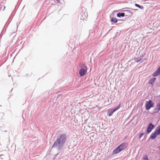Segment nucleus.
Masks as SVG:
<instances>
[{"label":"nucleus","mask_w":160,"mask_h":160,"mask_svg":"<svg viewBox=\"0 0 160 160\" xmlns=\"http://www.w3.org/2000/svg\"><path fill=\"white\" fill-rule=\"evenodd\" d=\"M124 15H125V14L124 13H119L117 14V16L118 17H124Z\"/></svg>","instance_id":"1a4fd4ad"},{"label":"nucleus","mask_w":160,"mask_h":160,"mask_svg":"<svg viewBox=\"0 0 160 160\" xmlns=\"http://www.w3.org/2000/svg\"><path fill=\"white\" fill-rule=\"evenodd\" d=\"M141 59H139V60H138L136 61V62H139V61H141Z\"/></svg>","instance_id":"a211bd4d"},{"label":"nucleus","mask_w":160,"mask_h":160,"mask_svg":"<svg viewBox=\"0 0 160 160\" xmlns=\"http://www.w3.org/2000/svg\"><path fill=\"white\" fill-rule=\"evenodd\" d=\"M115 112L114 111V110L113 109H111V110L108 111V115L109 116H111L112 115V113Z\"/></svg>","instance_id":"6e6552de"},{"label":"nucleus","mask_w":160,"mask_h":160,"mask_svg":"<svg viewBox=\"0 0 160 160\" xmlns=\"http://www.w3.org/2000/svg\"><path fill=\"white\" fill-rule=\"evenodd\" d=\"M87 67L86 66L84 68H82L79 72V74L80 76H84L87 72Z\"/></svg>","instance_id":"20e7f679"},{"label":"nucleus","mask_w":160,"mask_h":160,"mask_svg":"<svg viewBox=\"0 0 160 160\" xmlns=\"http://www.w3.org/2000/svg\"><path fill=\"white\" fill-rule=\"evenodd\" d=\"M144 135L143 133H141L140 134H139V138H140L141 137H142L143 135Z\"/></svg>","instance_id":"dca6fc26"},{"label":"nucleus","mask_w":160,"mask_h":160,"mask_svg":"<svg viewBox=\"0 0 160 160\" xmlns=\"http://www.w3.org/2000/svg\"><path fill=\"white\" fill-rule=\"evenodd\" d=\"M67 136L65 134H62L60 135L54 142L52 147H57L58 145L62 146L66 142Z\"/></svg>","instance_id":"f257e3e1"},{"label":"nucleus","mask_w":160,"mask_h":160,"mask_svg":"<svg viewBox=\"0 0 160 160\" xmlns=\"http://www.w3.org/2000/svg\"><path fill=\"white\" fill-rule=\"evenodd\" d=\"M157 108L155 109V110L158 111V112L160 110V103L158 104L157 106Z\"/></svg>","instance_id":"9b49d317"},{"label":"nucleus","mask_w":160,"mask_h":160,"mask_svg":"<svg viewBox=\"0 0 160 160\" xmlns=\"http://www.w3.org/2000/svg\"><path fill=\"white\" fill-rule=\"evenodd\" d=\"M154 126L151 123H150L148 125L147 130V132L148 133H150L154 128Z\"/></svg>","instance_id":"39448f33"},{"label":"nucleus","mask_w":160,"mask_h":160,"mask_svg":"<svg viewBox=\"0 0 160 160\" xmlns=\"http://www.w3.org/2000/svg\"><path fill=\"white\" fill-rule=\"evenodd\" d=\"M121 106V104H119L118 106L116 107L114 109H113L114 110V111H116Z\"/></svg>","instance_id":"ddd939ff"},{"label":"nucleus","mask_w":160,"mask_h":160,"mask_svg":"<svg viewBox=\"0 0 160 160\" xmlns=\"http://www.w3.org/2000/svg\"><path fill=\"white\" fill-rule=\"evenodd\" d=\"M160 74V66L158 69L153 73V76H157Z\"/></svg>","instance_id":"0eeeda50"},{"label":"nucleus","mask_w":160,"mask_h":160,"mask_svg":"<svg viewBox=\"0 0 160 160\" xmlns=\"http://www.w3.org/2000/svg\"><path fill=\"white\" fill-rule=\"evenodd\" d=\"M146 158H144V160H148V157L147 156H146Z\"/></svg>","instance_id":"f3484780"},{"label":"nucleus","mask_w":160,"mask_h":160,"mask_svg":"<svg viewBox=\"0 0 160 160\" xmlns=\"http://www.w3.org/2000/svg\"><path fill=\"white\" fill-rule=\"evenodd\" d=\"M156 78H153L151 79L149 81V83L153 85V82L155 81L156 80Z\"/></svg>","instance_id":"9d476101"},{"label":"nucleus","mask_w":160,"mask_h":160,"mask_svg":"<svg viewBox=\"0 0 160 160\" xmlns=\"http://www.w3.org/2000/svg\"><path fill=\"white\" fill-rule=\"evenodd\" d=\"M56 1L58 2H59V0H56Z\"/></svg>","instance_id":"6ab92c4d"},{"label":"nucleus","mask_w":160,"mask_h":160,"mask_svg":"<svg viewBox=\"0 0 160 160\" xmlns=\"http://www.w3.org/2000/svg\"><path fill=\"white\" fill-rule=\"evenodd\" d=\"M111 21L112 22H117V19L116 18L112 17V19L111 20Z\"/></svg>","instance_id":"f8f14e48"},{"label":"nucleus","mask_w":160,"mask_h":160,"mask_svg":"<svg viewBox=\"0 0 160 160\" xmlns=\"http://www.w3.org/2000/svg\"><path fill=\"white\" fill-rule=\"evenodd\" d=\"M159 134H160V125L156 129V130Z\"/></svg>","instance_id":"2eb2a0df"},{"label":"nucleus","mask_w":160,"mask_h":160,"mask_svg":"<svg viewBox=\"0 0 160 160\" xmlns=\"http://www.w3.org/2000/svg\"><path fill=\"white\" fill-rule=\"evenodd\" d=\"M127 147V144L125 142L122 143L113 151L112 154H117L125 149Z\"/></svg>","instance_id":"f03ea898"},{"label":"nucleus","mask_w":160,"mask_h":160,"mask_svg":"<svg viewBox=\"0 0 160 160\" xmlns=\"http://www.w3.org/2000/svg\"><path fill=\"white\" fill-rule=\"evenodd\" d=\"M159 134L156 131L154 133H152L150 136V138L152 139H155Z\"/></svg>","instance_id":"423d86ee"},{"label":"nucleus","mask_w":160,"mask_h":160,"mask_svg":"<svg viewBox=\"0 0 160 160\" xmlns=\"http://www.w3.org/2000/svg\"><path fill=\"white\" fill-rule=\"evenodd\" d=\"M154 105V103L151 100H150L149 101L147 102L145 105L146 109L147 110L153 107Z\"/></svg>","instance_id":"7ed1b4c3"},{"label":"nucleus","mask_w":160,"mask_h":160,"mask_svg":"<svg viewBox=\"0 0 160 160\" xmlns=\"http://www.w3.org/2000/svg\"><path fill=\"white\" fill-rule=\"evenodd\" d=\"M135 6L141 9H143V6H140L138 4H135Z\"/></svg>","instance_id":"4468645a"}]
</instances>
